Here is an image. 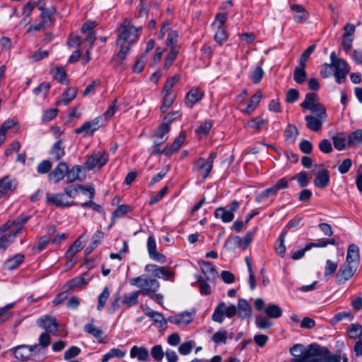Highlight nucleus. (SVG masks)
<instances>
[{
    "mask_svg": "<svg viewBox=\"0 0 362 362\" xmlns=\"http://www.w3.org/2000/svg\"><path fill=\"white\" fill-rule=\"evenodd\" d=\"M290 353L293 358L291 362H341V354H332L327 348L316 344H312L308 347L303 344L293 345Z\"/></svg>",
    "mask_w": 362,
    "mask_h": 362,
    "instance_id": "1",
    "label": "nucleus"
},
{
    "mask_svg": "<svg viewBox=\"0 0 362 362\" xmlns=\"http://www.w3.org/2000/svg\"><path fill=\"white\" fill-rule=\"evenodd\" d=\"M129 284L139 288V291L141 295L148 296L151 298H154V293L160 287V283L158 280L146 274L130 279Z\"/></svg>",
    "mask_w": 362,
    "mask_h": 362,
    "instance_id": "2",
    "label": "nucleus"
},
{
    "mask_svg": "<svg viewBox=\"0 0 362 362\" xmlns=\"http://www.w3.org/2000/svg\"><path fill=\"white\" fill-rule=\"evenodd\" d=\"M141 30V27L136 28L131 25L129 19H124L117 30L118 38L116 40V45L125 44L127 41L130 45L134 43L139 39V33Z\"/></svg>",
    "mask_w": 362,
    "mask_h": 362,
    "instance_id": "3",
    "label": "nucleus"
},
{
    "mask_svg": "<svg viewBox=\"0 0 362 362\" xmlns=\"http://www.w3.org/2000/svg\"><path fill=\"white\" fill-rule=\"evenodd\" d=\"M228 19L227 13H218L216 14L211 26L214 30V40L219 45L225 42L228 37V32L225 25Z\"/></svg>",
    "mask_w": 362,
    "mask_h": 362,
    "instance_id": "4",
    "label": "nucleus"
},
{
    "mask_svg": "<svg viewBox=\"0 0 362 362\" xmlns=\"http://www.w3.org/2000/svg\"><path fill=\"white\" fill-rule=\"evenodd\" d=\"M109 160V155L105 151H95L87 158L84 163L83 168L86 170H91L95 168L100 169Z\"/></svg>",
    "mask_w": 362,
    "mask_h": 362,
    "instance_id": "5",
    "label": "nucleus"
},
{
    "mask_svg": "<svg viewBox=\"0 0 362 362\" xmlns=\"http://www.w3.org/2000/svg\"><path fill=\"white\" fill-rule=\"evenodd\" d=\"M348 337L356 340L354 351L356 357L362 356V325L360 324H351L347 328Z\"/></svg>",
    "mask_w": 362,
    "mask_h": 362,
    "instance_id": "6",
    "label": "nucleus"
},
{
    "mask_svg": "<svg viewBox=\"0 0 362 362\" xmlns=\"http://www.w3.org/2000/svg\"><path fill=\"white\" fill-rule=\"evenodd\" d=\"M237 313V308L235 305L226 306L224 302L218 303L212 315V320L214 322L222 323L225 320V316L231 318Z\"/></svg>",
    "mask_w": 362,
    "mask_h": 362,
    "instance_id": "7",
    "label": "nucleus"
},
{
    "mask_svg": "<svg viewBox=\"0 0 362 362\" xmlns=\"http://www.w3.org/2000/svg\"><path fill=\"white\" fill-rule=\"evenodd\" d=\"M288 187V180L283 177L280 179L274 186L267 188L257 195L255 200L260 203L265 201L269 197H275L281 189H286Z\"/></svg>",
    "mask_w": 362,
    "mask_h": 362,
    "instance_id": "8",
    "label": "nucleus"
},
{
    "mask_svg": "<svg viewBox=\"0 0 362 362\" xmlns=\"http://www.w3.org/2000/svg\"><path fill=\"white\" fill-rule=\"evenodd\" d=\"M30 219L26 214H21L16 220H8L0 227V234L8 230H14L16 233L21 234L25 229L24 224Z\"/></svg>",
    "mask_w": 362,
    "mask_h": 362,
    "instance_id": "9",
    "label": "nucleus"
},
{
    "mask_svg": "<svg viewBox=\"0 0 362 362\" xmlns=\"http://www.w3.org/2000/svg\"><path fill=\"white\" fill-rule=\"evenodd\" d=\"M144 270L153 276L162 279L165 281H172L174 274L168 267H160L157 264H148L146 265Z\"/></svg>",
    "mask_w": 362,
    "mask_h": 362,
    "instance_id": "10",
    "label": "nucleus"
},
{
    "mask_svg": "<svg viewBox=\"0 0 362 362\" xmlns=\"http://www.w3.org/2000/svg\"><path fill=\"white\" fill-rule=\"evenodd\" d=\"M332 66L335 82L338 84L345 82L346 76L351 69L347 62L344 59L337 60L336 63Z\"/></svg>",
    "mask_w": 362,
    "mask_h": 362,
    "instance_id": "11",
    "label": "nucleus"
},
{
    "mask_svg": "<svg viewBox=\"0 0 362 362\" xmlns=\"http://www.w3.org/2000/svg\"><path fill=\"white\" fill-rule=\"evenodd\" d=\"M356 267L344 263L339 268L335 276L336 283L338 284H344L355 274Z\"/></svg>",
    "mask_w": 362,
    "mask_h": 362,
    "instance_id": "12",
    "label": "nucleus"
},
{
    "mask_svg": "<svg viewBox=\"0 0 362 362\" xmlns=\"http://www.w3.org/2000/svg\"><path fill=\"white\" fill-rule=\"evenodd\" d=\"M102 117H98L91 121L85 122L80 127L75 129L76 134H83L84 136L93 135V133L98 129L100 126Z\"/></svg>",
    "mask_w": 362,
    "mask_h": 362,
    "instance_id": "13",
    "label": "nucleus"
},
{
    "mask_svg": "<svg viewBox=\"0 0 362 362\" xmlns=\"http://www.w3.org/2000/svg\"><path fill=\"white\" fill-rule=\"evenodd\" d=\"M37 325L47 332L56 334L59 327V322L55 317L44 315L37 320Z\"/></svg>",
    "mask_w": 362,
    "mask_h": 362,
    "instance_id": "14",
    "label": "nucleus"
},
{
    "mask_svg": "<svg viewBox=\"0 0 362 362\" xmlns=\"http://www.w3.org/2000/svg\"><path fill=\"white\" fill-rule=\"evenodd\" d=\"M79 190L84 194H88L90 199L95 196V189L92 186H84L81 185H72L64 188V192L69 197L73 198L78 193Z\"/></svg>",
    "mask_w": 362,
    "mask_h": 362,
    "instance_id": "15",
    "label": "nucleus"
},
{
    "mask_svg": "<svg viewBox=\"0 0 362 362\" xmlns=\"http://www.w3.org/2000/svg\"><path fill=\"white\" fill-rule=\"evenodd\" d=\"M68 164L66 162H59L57 167L48 175L50 182L58 183L64 177L66 178Z\"/></svg>",
    "mask_w": 362,
    "mask_h": 362,
    "instance_id": "16",
    "label": "nucleus"
},
{
    "mask_svg": "<svg viewBox=\"0 0 362 362\" xmlns=\"http://www.w3.org/2000/svg\"><path fill=\"white\" fill-rule=\"evenodd\" d=\"M344 33L342 36L341 46L344 50L348 53L352 47L354 35L356 30L355 25L351 23H346L344 28Z\"/></svg>",
    "mask_w": 362,
    "mask_h": 362,
    "instance_id": "17",
    "label": "nucleus"
},
{
    "mask_svg": "<svg viewBox=\"0 0 362 362\" xmlns=\"http://www.w3.org/2000/svg\"><path fill=\"white\" fill-rule=\"evenodd\" d=\"M147 250L152 260L159 263H164L166 261L165 256L157 251V245L153 236H149L147 239Z\"/></svg>",
    "mask_w": 362,
    "mask_h": 362,
    "instance_id": "18",
    "label": "nucleus"
},
{
    "mask_svg": "<svg viewBox=\"0 0 362 362\" xmlns=\"http://www.w3.org/2000/svg\"><path fill=\"white\" fill-rule=\"evenodd\" d=\"M47 202L54 204L58 207H69L78 205V203L69 202L66 199L65 195L62 193L47 194Z\"/></svg>",
    "mask_w": 362,
    "mask_h": 362,
    "instance_id": "19",
    "label": "nucleus"
},
{
    "mask_svg": "<svg viewBox=\"0 0 362 362\" xmlns=\"http://www.w3.org/2000/svg\"><path fill=\"white\" fill-rule=\"evenodd\" d=\"M37 347V345H19L11 349V351L13 352L14 356L17 359L25 361L30 357L31 352L35 351Z\"/></svg>",
    "mask_w": 362,
    "mask_h": 362,
    "instance_id": "20",
    "label": "nucleus"
},
{
    "mask_svg": "<svg viewBox=\"0 0 362 362\" xmlns=\"http://www.w3.org/2000/svg\"><path fill=\"white\" fill-rule=\"evenodd\" d=\"M83 167L75 165L69 168L68 166V170L66 174V183H71L76 180H83L86 178V174L83 172Z\"/></svg>",
    "mask_w": 362,
    "mask_h": 362,
    "instance_id": "21",
    "label": "nucleus"
},
{
    "mask_svg": "<svg viewBox=\"0 0 362 362\" xmlns=\"http://www.w3.org/2000/svg\"><path fill=\"white\" fill-rule=\"evenodd\" d=\"M83 248L82 243L79 240H76L67 250L65 253L66 259H67L66 266L67 267H73L76 260L74 259L75 255L81 251Z\"/></svg>",
    "mask_w": 362,
    "mask_h": 362,
    "instance_id": "22",
    "label": "nucleus"
},
{
    "mask_svg": "<svg viewBox=\"0 0 362 362\" xmlns=\"http://www.w3.org/2000/svg\"><path fill=\"white\" fill-rule=\"evenodd\" d=\"M116 45L119 47V51L112 56V63L114 66H117L123 64L124 60L130 52L132 45L122 44Z\"/></svg>",
    "mask_w": 362,
    "mask_h": 362,
    "instance_id": "23",
    "label": "nucleus"
},
{
    "mask_svg": "<svg viewBox=\"0 0 362 362\" xmlns=\"http://www.w3.org/2000/svg\"><path fill=\"white\" fill-rule=\"evenodd\" d=\"M316 177L314 180V185L320 189L326 188L330 181L329 173L327 169L322 168L315 173Z\"/></svg>",
    "mask_w": 362,
    "mask_h": 362,
    "instance_id": "24",
    "label": "nucleus"
},
{
    "mask_svg": "<svg viewBox=\"0 0 362 362\" xmlns=\"http://www.w3.org/2000/svg\"><path fill=\"white\" fill-rule=\"evenodd\" d=\"M129 356L139 362H146L149 360V351L144 346H133L130 349Z\"/></svg>",
    "mask_w": 362,
    "mask_h": 362,
    "instance_id": "25",
    "label": "nucleus"
},
{
    "mask_svg": "<svg viewBox=\"0 0 362 362\" xmlns=\"http://www.w3.org/2000/svg\"><path fill=\"white\" fill-rule=\"evenodd\" d=\"M204 91L199 88H192L185 96V105L192 108L195 103L202 99Z\"/></svg>",
    "mask_w": 362,
    "mask_h": 362,
    "instance_id": "26",
    "label": "nucleus"
},
{
    "mask_svg": "<svg viewBox=\"0 0 362 362\" xmlns=\"http://www.w3.org/2000/svg\"><path fill=\"white\" fill-rule=\"evenodd\" d=\"M84 331L94 337L99 343L105 341L104 332L100 328L94 325L93 318H91L90 322L84 326Z\"/></svg>",
    "mask_w": 362,
    "mask_h": 362,
    "instance_id": "27",
    "label": "nucleus"
},
{
    "mask_svg": "<svg viewBox=\"0 0 362 362\" xmlns=\"http://www.w3.org/2000/svg\"><path fill=\"white\" fill-rule=\"evenodd\" d=\"M262 98V93L260 90H257L247 102L245 109L241 110V112L246 115H251L255 109L259 106L261 100Z\"/></svg>",
    "mask_w": 362,
    "mask_h": 362,
    "instance_id": "28",
    "label": "nucleus"
},
{
    "mask_svg": "<svg viewBox=\"0 0 362 362\" xmlns=\"http://www.w3.org/2000/svg\"><path fill=\"white\" fill-rule=\"evenodd\" d=\"M359 261V248L355 244H351L347 249V254L345 264L354 265L357 267Z\"/></svg>",
    "mask_w": 362,
    "mask_h": 362,
    "instance_id": "29",
    "label": "nucleus"
},
{
    "mask_svg": "<svg viewBox=\"0 0 362 362\" xmlns=\"http://www.w3.org/2000/svg\"><path fill=\"white\" fill-rule=\"evenodd\" d=\"M325 119L326 118L310 115L305 117L307 127L313 132L319 131Z\"/></svg>",
    "mask_w": 362,
    "mask_h": 362,
    "instance_id": "30",
    "label": "nucleus"
},
{
    "mask_svg": "<svg viewBox=\"0 0 362 362\" xmlns=\"http://www.w3.org/2000/svg\"><path fill=\"white\" fill-rule=\"evenodd\" d=\"M199 265L208 281L214 280L217 277V272L211 262L199 261Z\"/></svg>",
    "mask_w": 362,
    "mask_h": 362,
    "instance_id": "31",
    "label": "nucleus"
},
{
    "mask_svg": "<svg viewBox=\"0 0 362 362\" xmlns=\"http://www.w3.org/2000/svg\"><path fill=\"white\" fill-rule=\"evenodd\" d=\"M291 9L295 13L293 19L296 23H304L309 16L308 13L302 5L292 4Z\"/></svg>",
    "mask_w": 362,
    "mask_h": 362,
    "instance_id": "32",
    "label": "nucleus"
},
{
    "mask_svg": "<svg viewBox=\"0 0 362 362\" xmlns=\"http://www.w3.org/2000/svg\"><path fill=\"white\" fill-rule=\"evenodd\" d=\"M49 155L54 161L59 160L65 155L64 141H57L49 150Z\"/></svg>",
    "mask_w": 362,
    "mask_h": 362,
    "instance_id": "33",
    "label": "nucleus"
},
{
    "mask_svg": "<svg viewBox=\"0 0 362 362\" xmlns=\"http://www.w3.org/2000/svg\"><path fill=\"white\" fill-rule=\"evenodd\" d=\"M140 294L141 293L139 291L125 293L121 299V303L128 308L136 305L139 303V296Z\"/></svg>",
    "mask_w": 362,
    "mask_h": 362,
    "instance_id": "34",
    "label": "nucleus"
},
{
    "mask_svg": "<svg viewBox=\"0 0 362 362\" xmlns=\"http://www.w3.org/2000/svg\"><path fill=\"white\" fill-rule=\"evenodd\" d=\"M214 216L216 218L221 219L223 223H230L234 219L235 214H233L225 207L221 206L215 210Z\"/></svg>",
    "mask_w": 362,
    "mask_h": 362,
    "instance_id": "35",
    "label": "nucleus"
},
{
    "mask_svg": "<svg viewBox=\"0 0 362 362\" xmlns=\"http://www.w3.org/2000/svg\"><path fill=\"white\" fill-rule=\"evenodd\" d=\"M77 95V88L75 87H71L68 88L62 95L61 100L57 102V105H66L71 101H72Z\"/></svg>",
    "mask_w": 362,
    "mask_h": 362,
    "instance_id": "36",
    "label": "nucleus"
},
{
    "mask_svg": "<svg viewBox=\"0 0 362 362\" xmlns=\"http://www.w3.org/2000/svg\"><path fill=\"white\" fill-rule=\"evenodd\" d=\"M208 165L209 163L203 158H199L195 163L194 168L202 174L203 180H205L209 176L212 170L213 166L209 168Z\"/></svg>",
    "mask_w": 362,
    "mask_h": 362,
    "instance_id": "37",
    "label": "nucleus"
},
{
    "mask_svg": "<svg viewBox=\"0 0 362 362\" xmlns=\"http://www.w3.org/2000/svg\"><path fill=\"white\" fill-rule=\"evenodd\" d=\"M193 317L190 313L186 312L182 313L180 315L169 317L168 320L173 324L178 325H186L191 322Z\"/></svg>",
    "mask_w": 362,
    "mask_h": 362,
    "instance_id": "38",
    "label": "nucleus"
},
{
    "mask_svg": "<svg viewBox=\"0 0 362 362\" xmlns=\"http://www.w3.org/2000/svg\"><path fill=\"white\" fill-rule=\"evenodd\" d=\"M16 186L13 180L8 176L0 180V197H3L10 191H13Z\"/></svg>",
    "mask_w": 362,
    "mask_h": 362,
    "instance_id": "39",
    "label": "nucleus"
},
{
    "mask_svg": "<svg viewBox=\"0 0 362 362\" xmlns=\"http://www.w3.org/2000/svg\"><path fill=\"white\" fill-rule=\"evenodd\" d=\"M238 310V315L241 318H247L251 315V306L245 299H239Z\"/></svg>",
    "mask_w": 362,
    "mask_h": 362,
    "instance_id": "40",
    "label": "nucleus"
},
{
    "mask_svg": "<svg viewBox=\"0 0 362 362\" xmlns=\"http://www.w3.org/2000/svg\"><path fill=\"white\" fill-rule=\"evenodd\" d=\"M185 140V134L180 132L171 144L168 151L165 152V156H169L173 153L177 151Z\"/></svg>",
    "mask_w": 362,
    "mask_h": 362,
    "instance_id": "41",
    "label": "nucleus"
},
{
    "mask_svg": "<svg viewBox=\"0 0 362 362\" xmlns=\"http://www.w3.org/2000/svg\"><path fill=\"white\" fill-rule=\"evenodd\" d=\"M8 233L0 238V248L5 250L8 245L12 243L19 235L13 230H8Z\"/></svg>",
    "mask_w": 362,
    "mask_h": 362,
    "instance_id": "42",
    "label": "nucleus"
},
{
    "mask_svg": "<svg viewBox=\"0 0 362 362\" xmlns=\"http://www.w3.org/2000/svg\"><path fill=\"white\" fill-rule=\"evenodd\" d=\"M125 351L118 348H112L107 353L103 355L101 362H108L113 358H122L125 356Z\"/></svg>",
    "mask_w": 362,
    "mask_h": 362,
    "instance_id": "43",
    "label": "nucleus"
},
{
    "mask_svg": "<svg viewBox=\"0 0 362 362\" xmlns=\"http://www.w3.org/2000/svg\"><path fill=\"white\" fill-rule=\"evenodd\" d=\"M24 259V255L22 254H18L13 257L8 259L5 262V267L8 270H13L18 267Z\"/></svg>",
    "mask_w": 362,
    "mask_h": 362,
    "instance_id": "44",
    "label": "nucleus"
},
{
    "mask_svg": "<svg viewBox=\"0 0 362 362\" xmlns=\"http://www.w3.org/2000/svg\"><path fill=\"white\" fill-rule=\"evenodd\" d=\"M265 314L271 318H279L282 315L281 308L276 304H271L264 308Z\"/></svg>",
    "mask_w": 362,
    "mask_h": 362,
    "instance_id": "45",
    "label": "nucleus"
},
{
    "mask_svg": "<svg viewBox=\"0 0 362 362\" xmlns=\"http://www.w3.org/2000/svg\"><path fill=\"white\" fill-rule=\"evenodd\" d=\"M286 233H281L276 240L275 247L276 252L282 258L285 256L286 245H285Z\"/></svg>",
    "mask_w": 362,
    "mask_h": 362,
    "instance_id": "46",
    "label": "nucleus"
},
{
    "mask_svg": "<svg viewBox=\"0 0 362 362\" xmlns=\"http://www.w3.org/2000/svg\"><path fill=\"white\" fill-rule=\"evenodd\" d=\"M228 339V332L224 329H221L216 332L211 337L212 341L216 344H226Z\"/></svg>",
    "mask_w": 362,
    "mask_h": 362,
    "instance_id": "47",
    "label": "nucleus"
},
{
    "mask_svg": "<svg viewBox=\"0 0 362 362\" xmlns=\"http://www.w3.org/2000/svg\"><path fill=\"white\" fill-rule=\"evenodd\" d=\"M267 122L268 121L267 119H263L262 116L259 115L250 120L247 125L255 131H259Z\"/></svg>",
    "mask_w": 362,
    "mask_h": 362,
    "instance_id": "48",
    "label": "nucleus"
},
{
    "mask_svg": "<svg viewBox=\"0 0 362 362\" xmlns=\"http://www.w3.org/2000/svg\"><path fill=\"white\" fill-rule=\"evenodd\" d=\"M53 77L60 83H64L67 81V74L63 67H56L52 70Z\"/></svg>",
    "mask_w": 362,
    "mask_h": 362,
    "instance_id": "49",
    "label": "nucleus"
},
{
    "mask_svg": "<svg viewBox=\"0 0 362 362\" xmlns=\"http://www.w3.org/2000/svg\"><path fill=\"white\" fill-rule=\"evenodd\" d=\"M306 78L305 66L300 65L293 71V79L297 83H303Z\"/></svg>",
    "mask_w": 362,
    "mask_h": 362,
    "instance_id": "50",
    "label": "nucleus"
},
{
    "mask_svg": "<svg viewBox=\"0 0 362 362\" xmlns=\"http://www.w3.org/2000/svg\"><path fill=\"white\" fill-rule=\"evenodd\" d=\"M110 292L107 286H105L102 293L98 296V303L97 309L101 310L105 307L108 298H110Z\"/></svg>",
    "mask_w": 362,
    "mask_h": 362,
    "instance_id": "51",
    "label": "nucleus"
},
{
    "mask_svg": "<svg viewBox=\"0 0 362 362\" xmlns=\"http://www.w3.org/2000/svg\"><path fill=\"white\" fill-rule=\"evenodd\" d=\"M243 240L239 236L228 238L225 242L224 247L228 250H235L242 245Z\"/></svg>",
    "mask_w": 362,
    "mask_h": 362,
    "instance_id": "52",
    "label": "nucleus"
},
{
    "mask_svg": "<svg viewBox=\"0 0 362 362\" xmlns=\"http://www.w3.org/2000/svg\"><path fill=\"white\" fill-rule=\"evenodd\" d=\"M317 102V95L314 93H309L306 94L305 100L301 103L300 106L305 109L308 110Z\"/></svg>",
    "mask_w": 362,
    "mask_h": 362,
    "instance_id": "53",
    "label": "nucleus"
},
{
    "mask_svg": "<svg viewBox=\"0 0 362 362\" xmlns=\"http://www.w3.org/2000/svg\"><path fill=\"white\" fill-rule=\"evenodd\" d=\"M147 60L148 55L146 53H143L136 61L133 67V71L135 73L141 72L144 69Z\"/></svg>",
    "mask_w": 362,
    "mask_h": 362,
    "instance_id": "54",
    "label": "nucleus"
},
{
    "mask_svg": "<svg viewBox=\"0 0 362 362\" xmlns=\"http://www.w3.org/2000/svg\"><path fill=\"white\" fill-rule=\"evenodd\" d=\"M362 142V129H356L348 137V143L350 146H357Z\"/></svg>",
    "mask_w": 362,
    "mask_h": 362,
    "instance_id": "55",
    "label": "nucleus"
},
{
    "mask_svg": "<svg viewBox=\"0 0 362 362\" xmlns=\"http://www.w3.org/2000/svg\"><path fill=\"white\" fill-rule=\"evenodd\" d=\"M170 131V127L168 126V124L166 123H161V124L159 127L158 130L155 134L154 136L157 139V141H162L164 142V141L167 139V134Z\"/></svg>",
    "mask_w": 362,
    "mask_h": 362,
    "instance_id": "56",
    "label": "nucleus"
},
{
    "mask_svg": "<svg viewBox=\"0 0 362 362\" xmlns=\"http://www.w3.org/2000/svg\"><path fill=\"white\" fill-rule=\"evenodd\" d=\"M298 134V129L294 125H288L285 130V139L288 142H293Z\"/></svg>",
    "mask_w": 362,
    "mask_h": 362,
    "instance_id": "57",
    "label": "nucleus"
},
{
    "mask_svg": "<svg viewBox=\"0 0 362 362\" xmlns=\"http://www.w3.org/2000/svg\"><path fill=\"white\" fill-rule=\"evenodd\" d=\"M334 146L339 151H342L346 148V140L342 134H339L332 137Z\"/></svg>",
    "mask_w": 362,
    "mask_h": 362,
    "instance_id": "58",
    "label": "nucleus"
},
{
    "mask_svg": "<svg viewBox=\"0 0 362 362\" xmlns=\"http://www.w3.org/2000/svg\"><path fill=\"white\" fill-rule=\"evenodd\" d=\"M212 127V122L211 120H206L200 123L197 127L195 132L200 135H206Z\"/></svg>",
    "mask_w": 362,
    "mask_h": 362,
    "instance_id": "59",
    "label": "nucleus"
},
{
    "mask_svg": "<svg viewBox=\"0 0 362 362\" xmlns=\"http://www.w3.org/2000/svg\"><path fill=\"white\" fill-rule=\"evenodd\" d=\"M308 110L315 114V116H319L322 118L327 117L325 107L318 102L315 103V105H312V107L310 109H308Z\"/></svg>",
    "mask_w": 362,
    "mask_h": 362,
    "instance_id": "60",
    "label": "nucleus"
},
{
    "mask_svg": "<svg viewBox=\"0 0 362 362\" xmlns=\"http://www.w3.org/2000/svg\"><path fill=\"white\" fill-rule=\"evenodd\" d=\"M180 80V75L178 74L174 75L173 76L169 77L163 86V92L168 93H170V90L177 83L179 82Z\"/></svg>",
    "mask_w": 362,
    "mask_h": 362,
    "instance_id": "61",
    "label": "nucleus"
},
{
    "mask_svg": "<svg viewBox=\"0 0 362 362\" xmlns=\"http://www.w3.org/2000/svg\"><path fill=\"white\" fill-rule=\"evenodd\" d=\"M264 76V71L260 66H256L250 75L252 82L257 84L261 81Z\"/></svg>",
    "mask_w": 362,
    "mask_h": 362,
    "instance_id": "62",
    "label": "nucleus"
},
{
    "mask_svg": "<svg viewBox=\"0 0 362 362\" xmlns=\"http://www.w3.org/2000/svg\"><path fill=\"white\" fill-rule=\"evenodd\" d=\"M195 344L196 343L193 340L185 341L180 345L178 351L181 355H187L191 353Z\"/></svg>",
    "mask_w": 362,
    "mask_h": 362,
    "instance_id": "63",
    "label": "nucleus"
},
{
    "mask_svg": "<svg viewBox=\"0 0 362 362\" xmlns=\"http://www.w3.org/2000/svg\"><path fill=\"white\" fill-rule=\"evenodd\" d=\"M151 354L156 361L160 362L163 360L165 352L163 351L161 345L158 344L152 347Z\"/></svg>",
    "mask_w": 362,
    "mask_h": 362,
    "instance_id": "64",
    "label": "nucleus"
}]
</instances>
